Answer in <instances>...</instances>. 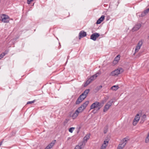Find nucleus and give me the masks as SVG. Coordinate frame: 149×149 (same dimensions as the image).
<instances>
[{
    "instance_id": "nucleus-1",
    "label": "nucleus",
    "mask_w": 149,
    "mask_h": 149,
    "mask_svg": "<svg viewBox=\"0 0 149 149\" xmlns=\"http://www.w3.org/2000/svg\"><path fill=\"white\" fill-rule=\"evenodd\" d=\"M89 103V101H87L79 107L73 114L72 116L73 118L75 119L78 116L79 113L82 112Z\"/></svg>"
},
{
    "instance_id": "nucleus-2",
    "label": "nucleus",
    "mask_w": 149,
    "mask_h": 149,
    "mask_svg": "<svg viewBox=\"0 0 149 149\" xmlns=\"http://www.w3.org/2000/svg\"><path fill=\"white\" fill-rule=\"evenodd\" d=\"M103 105V104L98 102H95L93 103L90 107V110L97 108V110H99Z\"/></svg>"
},
{
    "instance_id": "nucleus-3",
    "label": "nucleus",
    "mask_w": 149,
    "mask_h": 149,
    "mask_svg": "<svg viewBox=\"0 0 149 149\" xmlns=\"http://www.w3.org/2000/svg\"><path fill=\"white\" fill-rule=\"evenodd\" d=\"M123 71L122 68H119L112 72L110 74L112 76H115L122 73Z\"/></svg>"
},
{
    "instance_id": "nucleus-4",
    "label": "nucleus",
    "mask_w": 149,
    "mask_h": 149,
    "mask_svg": "<svg viewBox=\"0 0 149 149\" xmlns=\"http://www.w3.org/2000/svg\"><path fill=\"white\" fill-rule=\"evenodd\" d=\"M0 20L4 23H8L10 20L9 17L5 14L0 15Z\"/></svg>"
},
{
    "instance_id": "nucleus-5",
    "label": "nucleus",
    "mask_w": 149,
    "mask_h": 149,
    "mask_svg": "<svg viewBox=\"0 0 149 149\" xmlns=\"http://www.w3.org/2000/svg\"><path fill=\"white\" fill-rule=\"evenodd\" d=\"M127 139L125 138L123 139L119 145L118 149H122L127 143Z\"/></svg>"
},
{
    "instance_id": "nucleus-6",
    "label": "nucleus",
    "mask_w": 149,
    "mask_h": 149,
    "mask_svg": "<svg viewBox=\"0 0 149 149\" xmlns=\"http://www.w3.org/2000/svg\"><path fill=\"white\" fill-rule=\"evenodd\" d=\"M113 102V101L112 99H111L105 105L104 107L103 111L104 112H105L108 110L109 109L110 107L111 106Z\"/></svg>"
},
{
    "instance_id": "nucleus-7",
    "label": "nucleus",
    "mask_w": 149,
    "mask_h": 149,
    "mask_svg": "<svg viewBox=\"0 0 149 149\" xmlns=\"http://www.w3.org/2000/svg\"><path fill=\"white\" fill-rule=\"evenodd\" d=\"M85 145V143L84 142H81L75 146L74 149H83Z\"/></svg>"
},
{
    "instance_id": "nucleus-8",
    "label": "nucleus",
    "mask_w": 149,
    "mask_h": 149,
    "mask_svg": "<svg viewBox=\"0 0 149 149\" xmlns=\"http://www.w3.org/2000/svg\"><path fill=\"white\" fill-rule=\"evenodd\" d=\"M100 36V34L97 33H93L91 36V39L94 41H95L96 39V38L99 37Z\"/></svg>"
},
{
    "instance_id": "nucleus-9",
    "label": "nucleus",
    "mask_w": 149,
    "mask_h": 149,
    "mask_svg": "<svg viewBox=\"0 0 149 149\" xmlns=\"http://www.w3.org/2000/svg\"><path fill=\"white\" fill-rule=\"evenodd\" d=\"M142 44L143 42L142 41H140L139 42L135 49V52H137L139 51V50L140 49L141 46L142 45Z\"/></svg>"
},
{
    "instance_id": "nucleus-10",
    "label": "nucleus",
    "mask_w": 149,
    "mask_h": 149,
    "mask_svg": "<svg viewBox=\"0 0 149 149\" xmlns=\"http://www.w3.org/2000/svg\"><path fill=\"white\" fill-rule=\"evenodd\" d=\"M139 114H137L135 117V118L134 120L133 123V125H135L137 124V123L139 121L140 118L139 117Z\"/></svg>"
},
{
    "instance_id": "nucleus-11",
    "label": "nucleus",
    "mask_w": 149,
    "mask_h": 149,
    "mask_svg": "<svg viewBox=\"0 0 149 149\" xmlns=\"http://www.w3.org/2000/svg\"><path fill=\"white\" fill-rule=\"evenodd\" d=\"M56 142V140H53L52 142L49 143L45 149H51L54 145Z\"/></svg>"
},
{
    "instance_id": "nucleus-12",
    "label": "nucleus",
    "mask_w": 149,
    "mask_h": 149,
    "mask_svg": "<svg viewBox=\"0 0 149 149\" xmlns=\"http://www.w3.org/2000/svg\"><path fill=\"white\" fill-rule=\"evenodd\" d=\"M86 35V32L83 31H81L79 33V39H80L81 38L84 37Z\"/></svg>"
},
{
    "instance_id": "nucleus-13",
    "label": "nucleus",
    "mask_w": 149,
    "mask_h": 149,
    "mask_svg": "<svg viewBox=\"0 0 149 149\" xmlns=\"http://www.w3.org/2000/svg\"><path fill=\"white\" fill-rule=\"evenodd\" d=\"M141 26V25L140 24H138L135 26L132 29L133 31L138 30Z\"/></svg>"
},
{
    "instance_id": "nucleus-14",
    "label": "nucleus",
    "mask_w": 149,
    "mask_h": 149,
    "mask_svg": "<svg viewBox=\"0 0 149 149\" xmlns=\"http://www.w3.org/2000/svg\"><path fill=\"white\" fill-rule=\"evenodd\" d=\"M104 19V15H102L101 17L97 21L96 23L97 24H100Z\"/></svg>"
},
{
    "instance_id": "nucleus-15",
    "label": "nucleus",
    "mask_w": 149,
    "mask_h": 149,
    "mask_svg": "<svg viewBox=\"0 0 149 149\" xmlns=\"http://www.w3.org/2000/svg\"><path fill=\"white\" fill-rule=\"evenodd\" d=\"M97 74H96L93 76L91 77L90 78H89L88 80L90 81L91 82L92 81H93L94 79H96V77L98 76Z\"/></svg>"
},
{
    "instance_id": "nucleus-16",
    "label": "nucleus",
    "mask_w": 149,
    "mask_h": 149,
    "mask_svg": "<svg viewBox=\"0 0 149 149\" xmlns=\"http://www.w3.org/2000/svg\"><path fill=\"white\" fill-rule=\"evenodd\" d=\"M90 91L89 89H87L84 92L81 94V96H82L83 95H84L85 97H86L87 95L89 93Z\"/></svg>"
},
{
    "instance_id": "nucleus-17",
    "label": "nucleus",
    "mask_w": 149,
    "mask_h": 149,
    "mask_svg": "<svg viewBox=\"0 0 149 149\" xmlns=\"http://www.w3.org/2000/svg\"><path fill=\"white\" fill-rule=\"evenodd\" d=\"M90 134H87L84 138V142L85 143V142H86L89 139Z\"/></svg>"
},
{
    "instance_id": "nucleus-18",
    "label": "nucleus",
    "mask_w": 149,
    "mask_h": 149,
    "mask_svg": "<svg viewBox=\"0 0 149 149\" xmlns=\"http://www.w3.org/2000/svg\"><path fill=\"white\" fill-rule=\"evenodd\" d=\"M83 100L81 98V96H79V97L78 98L77 100L76 101V104H79Z\"/></svg>"
},
{
    "instance_id": "nucleus-19",
    "label": "nucleus",
    "mask_w": 149,
    "mask_h": 149,
    "mask_svg": "<svg viewBox=\"0 0 149 149\" xmlns=\"http://www.w3.org/2000/svg\"><path fill=\"white\" fill-rule=\"evenodd\" d=\"M149 11V8H148L146 9V10H144L143 13H142L141 14V15L142 17H144L148 13Z\"/></svg>"
},
{
    "instance_id": "nucleus-20",
    "label": "nucleus",
    "mask_w": 149,
    "mask_h": 149,
    "mask_svg": "<svg viewBox=\"0 0 149 149\" xmlns=\"http://www.w3.org/2000/svg\"><path fill=\"white\" fill-rule=\"evenodd\" d=\"M120 56L118 55L115 58V60L113 62V63H114V62H116V63H118V61L120 60Z\"/></svg>"
},
{
    "instance_id": "nucleus-21",
    "label": "nucleus",
    "mask_w": 149,
    "mask_h": 149,
    "mask_svg": "<svg viewBox=\"0 0 149 149\" xmlns=\"http://www.w3.org/2000/svg\"><path fill=\"white\" fill-rule=\"evenodd\" d=\"M119 87L118 86L114 85L112 86L111 88V89H112L113 90L116 91L117 90Z\"/></svg>"
},
{
    "instance_id": "nucleus-22",
    "label": "nucleus",
    "mask_w": 149,
    "mask_h": 149,
    "mask_svg": "<svg viewBox=\"0 0 149 149\" xmlns=\"http://www.w3.org/2000/svg\"><path fill=\"white\" fill-rule=\"evenodd\" d=\"M91 83V82H90V81L88 79L87 81H86V82L84 84V87H86V86L88 85L90 83Z\"/></svg>"
},
{
    "instance_id": "nucleus-23",
    "label": "nucleus",
    "mask_w": 149,
    "mask_h": 149,
    "mask_svg": "<svg viewBox=\"0 0 149 149\" xmlns=\"http://www.w3.org/2000/svg\"><path fill=\"white\" fill-rule=\"evenodd\" d=\"M109 141L107 140H105L103 144L107 146L108 144Z\"/></svg>"
},
{
    "instance_id": "nucleus-24",
    "label": "nucleus",
    "mask_w": 149,
    "mask_h": 149,
    "mask_svg": "<svg viewBox=\"0 0 149 149\" xmlns=\"http://www.w3.org/2000/svg\"><path fill=\"white\" fill-rule=\"evenodd\" d=\"M102 86H97L95 88V90H96L97 91H98L100 90L102 88Z\"/></svg>"
},
{
    "instance_id": "nucleus-25",
    "label": "nucleus",
    "mask_w": 149,
    "mask_h": 149,
    "mask_svg": "<svg viewBox=\"0 0 149 149\" xmlns=\"http://www.w3.org/2000/svg\"><path fill=\"white\" fill-rule=\"evenodd\" d=\"M74 129V127H71L69 129V131L71 133H72Z\"/></svg>"
},
{
    "instance_id": "nucleus-26",
    "label": "nucleus",
    "mask_w": 149,
    "mask_h": 149,
    "mask_svg": "<svg viewBox=\"0 0 149 149\" xmlns=\"http://www.w3.org/2000/svg\"><path fill=\"white\" fill-rule=\"evenodd\" d=\"M6 55L5 53H2L0 54V59L3 58V56Z\"/></svg>"
},
{
    "instance_id": "nucleus-27",
    "label": "nucleus",
    "mask_w": 149,
    "mask_h": 149,
    "mask_svg": "<svg viewBox=\"0 0 149 149\" xmlns=\"http://www.w3.org/2000/svg\"><path fill=\"white\" fill-rule=\"evenodd\" d=\"M107 146L104 145L102 144L101 147V149H105Z\"/></svg>"
},
{
    "instance_id": "nucleus-28",
    "label": "nucleus",
    "mask_w": 149,
    "mask_h": 149,
    "mask_svg": "<svg viewBox=\"0 0 149 149\" xmlns=\"http://www.w3.org/2000/svg\"><path fill=\"white\" fill-rule=\"evenodd\" d=\"M35 100H34L32 101H29V102H27V104H32V103H34L35 102Z\"/></svg>"
},
{
    "instance_id": "nucleus-29",
    "label": "nucleus",
    "mask_w": 149,
    "mask_h": 149,
    "mask_svg": "<svg viewBox=\"0 0 149 149\" xmlns=\"http://www.w3.org/2000/svg\"><path fill=\"white\" fill-rule=\"evenodd\" d=\"M79 96H81V99L83 100H84V99L86 98V97H85V96H84V95H82V96H81V95Z\"/></svg>"
},
{
    "instance_id": "nucleus-30",
    "label": "nucleus",
    "mask_w": 149,
    "mask_h": 149,
    "mask_svg": "<svg viewBox=\"0 0 149 149\" xmlns=\"http://www.w3.org/2000/svg\"><path fill=\"white\" fill-rule=\"evenodd\" d=\"M33 0H27V3L28 4H30L31 2L33 1Z\"/></svg>"
},
{
    "instance_id": "nucleus-31",
    "label": "nucleus",
    "mask_w": 149,
    "mask_h": 149,
    "mask_svg": "<svg viewBox=\"0 0 149 149\" xmlns=\"http://www.w3.org/2000/svg\"><path fill=\"white\" fill-rule=\"evenodd\" d=\"M3 143V141H2L0 143V146H1V145H2V143Z\"/></svg>"
},
{
    "instance_id": "nucleus-32",
    "label": "nucleus",
    "mask_w": 149,
    "mask_h": 149,
    "mask_svg": "<svg viewBox=\"0 0 149 149\" xmlns=\"http://www.w3.org/2000/svg\"><path fill=\"white\" fill-rule=\"evenodd\" d=\"M107 132V131L104 130V133H105V134L106 133V132Z\"/></svg>"
},
{
    "instance_id": "nucleus-33",
    "label": "nucleus",
    "mask_w": 149,
    "mask_h": 149,
    "mask_svg": "<svg viewBox=\"0 0 149 149\" xmlns=\"http://www.w3.org/2000/svg\"><path fill=\"white\" fill-rule=\"evenodd\" d=\"M143 116L144 117H146V115H143Z\"/></svg>"
},
{
    "instance_id": "nucleus-34",
    "label": "nucleus",
    "mask_w": 149,
    "mask_h": 149,
    "mask_svg": "<svg viewBox=\"0 0 149 149\" xmlns=\"http://www.w3.org/2000/svg\"><path fill=\"white\" fill-rule=\"evenodd\" d=\"M117 63H116V62H114V63H113V64H116Z\"/></svg>"
}]
</instances>
